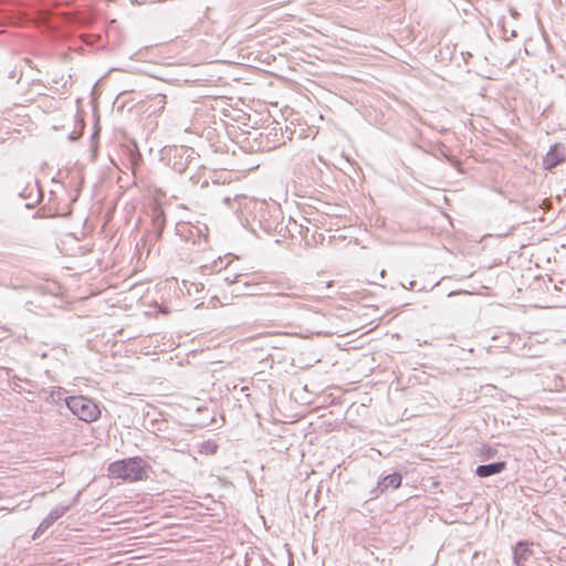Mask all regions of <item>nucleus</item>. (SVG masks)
<instances>
[{"label":"nucleus","instance_id":"nucleus-2","mask_svg":"<svg viewBox=\"0 0 566 566\" xmlns=\"http://www.w3.org/2000/svg\"><path fill=\"white\" fill-rule=\"evenodd\" d=\"M65 403L74 416L85 422H93L101 415L98 406L92 399L84 396L67 397L65 398Z\"/></svg>","mask_w":566,"mask_h":566},{"label":"nucleus","instance_id":"nucleus-19","mask_svg":"<svg viewBox=\"0 0 566 566\" xmlns=\"http://www.w3.org/2000/svg\"><path fill=\"white\" fill-rule=\"evenodd\" d=\"M34 190H36V192H39V188L36 187V185L27 186L25 190L23 192H20V196L22 198H27V197L29 198Z\"/></svg>","mask_w":566,"mask_h":566},{"label":"nucleus","instance_id":"nucleus-10","mask_svg":"<svg viewBox=\"0 0 566 566\" xmlns=\"http://www.w3.org/2000/svg\"><path fill=\"white\" fill-rule=\"evenodd\" d=\"M276 292L275 294L279 296H284L289 298H300L302 297V294L300 293V287L295 285H284V284H277L275 286Z\"/></svg>","mask_w":566,"mask_h":566},{"label":"nucleus","instance_id":"nucleus-6","mask_svg":"<svg viewBox=\"0 0 566 566\" xmlns=\"http://www.w3.org/2000/svg\"><path fill=\"white\" fill-rule=\"evenodd\" d=\"M506 469L505 461H496L488 464H480L475 469V474L479 478H489L502 473Z\"/></svg>","mask_w":566,"mask_h":566},{"label":"nucleus","instance_id":"nucleus-8","mask_svg":"<svg viewBox=\"0 0 566 566\" xmlns=\"http://www.w3.org/2000/svg\"><path fill=\"white\" fill-rule=\"evenodd\" d=\"M255 206L260 207V217L256 214L254 216V220H258L260 229L268 235H271L276 228V224L274 221L265 219V205L264 202L255 203Z\"/></svg>","mask_w":566,"mask_h":566},{"label":"nucleus","instance_id":"nucleus-23","mask_svg":"<svg viewBox=\"0 0 566 566\" xmlns=\"http://www.w3.org/2000/svg\"><path fill=\"white\" fill-rule=\"evenodd\" d=\"M216 450H217V446H213V447L211 448L210 452H211V453H214V452H216Z\"/></svg>","mask_w":566,"mask_h":566},{"label":"nucleus","instance_id":"nucleus-1","mask_svg":"<svg viewBox=\"0 0 566 566\" xmlns=\"http://www.w3.org/2000/svg\"><path fill=\"white\" fill-rule=\"evenodd\" d=\"M108 473L114 479L136 482L146 478V463L139 457L127 458L112 462L108 465Z\"/></svg>","mask_w":566,"mask_h":566},{"label":"nucleus","instance_id":"nucleus-21","mask_svg":"<svg viewBox=\"0 0 566 566\" xmlns=\"http://www.w3.org/2000/svg\"><path fill=\"white\" fill-rule=\"evenodd\" d=\"M230 201H231L230 197H224V198H223V202H224L226 205H230Z\"/></svg>","mask_w":566,"mask_h":566},{"label":"nucleus","instance_id":"nucleus-11","mask_svg":"<svg viewBox=\"0 0 566 566\" xmlns=\"http://www.w3.org/2000/svg\"><path fill=\"white\" fill-rule=\"evenodd\" d=\"M401 481H402L401 475L399 473L395 472V473L384 476L381 479V481H379V482L386 491L387 489H394V490L398 489L401 484Z\"/></svg>","mask_w":566,"mask_h":566},{"label":"nucleus","instance_id":"nucleus-7","mask_svg":"<svg viewBox=\"0 0 566 566\" xmlns=\"http://www.w3.org/2000/svg\"><path fill=\"white\" fill-rule=\"evenodd\" d=\"M533 552L527 542H518L513 551V559L516 566H524Z\"/></svg>","mask_w":566,"mask_h":566},{"label":"nucleus","instance_id":"nucleus-22","mask_svg":"<svg viewBox=\"0 0 566 566\" xmlns=\"http://www.w3.org/2000/svg\"><path fill=\"white\" fill-rule=\"evenodd\" d=\"M415 284H416V282H415V281H411V282L409 283V287H408V289H409V290H412V289L415 287Z\"/></svg>","mask_w":566,"mask_h":566},{"label":"nucleus","instance_id":"nucleus-9","mask_svg":"<svg viewBox=\"0 0 566 566\" xmlns=\"http://www.w3.org/2000/svg\"><path fill=\"white\" fill-rule=\"evenodd\" d=\"M41 394L43 395L44 399L50 402L57 403L62 400L65 401V394L66 390L57 387V388H51V389H42Z\"/></svg>","mask_w":566,"mask_h":566},{"label":"nucleus","instance_id":"nucleus-17","mask_svg":"<svg viewBox=\"0 0 566 566\" xmlns=\"http://www.w3.org/2000/svg\"><path fill=\"white\" fill-rule=\"evenodd\" d=\"M496 453H497V450L495 448L490 447V446H483L480 451V457L483 460H486V459L495 457Z\"/></svg>","mask_w":566,"mask_h":566},{"label":"nucleus","instance_id":"nucleus-3","mask_svg":"<svg viewBox=\"0 0 566 566\" xmlns=\"http://www.w3.org/2000/svg\"><path fill=\"white\" fill-rule=\"evenodd\" d=\"M78 494L73 499V502L70 504H60L52 509L50 513L42 520L40 525L38 526L33 537H35L38 534L43 533L46 531L50 526H52L60 517H62L64 514H66L72 505L77 501Z\"/></svg>","mask_w":566,"mask_h":566},{"label":"nucleus","instance_id":"nucleus-18","mask_svg":"<svg viewBox=\"0 0 566 566\" xmlns=\"http://www.w3.org/2000/svg\"><path fill=\"white\" fill-rule=\"evenodd\" d=\"M382 492H385V489L382 488L380 482H378L377 485L370 490L369 499L370 500L377 499Z\"/></svg>","mask_w":566,"mask_h":566},{"label":"nucleus","instance_id":"nucleus-16","mask_svg":"<svg viewBox=\"0 0 566 566\" xmlns=\"http://www.w3.org/2000/svg\"><path fill=\"white\" fill-rule=\"evenodd\" d=\"M245 275L242 274V273H238V274H234V275H227L224 277V282L228 283V285L230 286H237V285H240L241 282H242V277H244Z\"/></svg>","mask_w":566,"mask_h":566},{"label":"nucleus","instance_id":"nucleus-15","mask_svg":"<svg viewBox=\"0 0 566 566\" xmlns=\"http://www.w3.org/2000/svg\"><path fill=\"white\" fill-rule=\"evenodd\" d=\"M566 389V379L564 376L555 375L551 390L560 391Z\"/></svg>","mask_w":566,"mask_h":566},{"label":"nucleus","instance_id":"nucleus-12","mask_svg":"<svg viewBox=\"0 0 566 566\" xmlns=\"http://www.w3.org/2000/svg\"><path fill=\"white\" fill-rule=\"evenodd\" d=\"M283 138V134L279 133L275 127L271 128L266 135V147L271 149L277 147L281 144H284Z\"/></svg>","mask_w":566,"mask_h":566},{"label":"nucleus","instance_id":"nucleus-5","mask_svg":"<svg viewBox=\"0 0 566 566\" xmlns=\"http://www.w3.org/2000/svg\"><path fill=\"white\" fill-rule=\"evenodd\" d=\"M231 293L235 296H255L268 294L266 286L261 283L243 282L232 287Z\"/></svg>","mask_w":566,"mask_h":566},{"label":"nucleus","instance_id":"nucleus-20","mask_svg":"<svg viewBox=\"0 0 566 566\" xmlns=\"http://www.w3.org/2000/svg\"><path fill=\"white\" fill-rule=\"evenodd\" d=\"M38 201H39V198L36 197V199H35L33 202H29V203H27V207H28V208H31V207H33Z\"/></svg>","mask_w":566,"mask_h":566},{"label":"nucleus","instance_id":"nucleus-4","mask_svg":"<svg viewBox=\"0 0 566 566\" xmlns=\"http://www.w3.org/2000/svg\"><path fill=\"white\" fill-rule=\"evenodd\" d=\"M566 160L565 147L556 143L549 147V150L543 158V167L546 170H552L558 165L563 164Z\"/></svg>","mask_w":566,"mask_h":566},{"label":"nucleus","instance_id":"nucleus-14","mask_svg":"<svg viewBox=\"0 0 566 566\" xmlns=\"http://www.w3.org/2000/svg\"><path fill=\"white\" fill-rule=\"evenodd\" d=\"M167 104V96L164 94H156L150 98L149 107H154L153 113L161 112Z\"/></svg>","mask_w":566,"mask_h":566},{"label":"nucleus","instance_id":"nucleus-13","mask_svg":"<svg viewBox=\"0 0 566 566\" xmlns=\"http://www.w3.org/2000/svg\"><path fill=\"white\" fill-rule=\"evenodd\" d=\"M153 222L156 229V238L158 239L161 235L166 223V218L163 210L156 209L154 211Z\"/></svg>","mask_w":566,"mask_h":566}]
</instances>
